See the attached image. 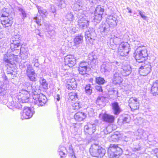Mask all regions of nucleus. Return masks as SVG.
<instances>
[{
  "instance_id": "nucleus-1",
  "label": "nucleus",
  "mask_w": 158,
  "mask_h": 158,
  "mask_svg": "<svg viewBox=\"0 0 158 158\" xmlns=\"http://www.w3.org/2000/svg\"><path fill=\"white\" fill-rule=\"evenodd\" d=\"M30 93L33 94V98L34 99L32 103L38 106H43L46 102L47 100L46 97L42 94H36V91L35 88L31 86H29L25 89H22L17 93V96L27 94Z\"/></svg>"
},
{
  "instance_id": "nucleus-2",
  "label": "nucleus",
  "mask_w": 158,
  "mask_h": 158,
  "mask_svg": "<svg viewBox=\"0 0 158 158\" xmlns=\"http://www.w3.org/2000/svg\"><path fill=\"white\" fill-rule=\"evenodd\" d=\"M135 59L139 63H143L148 56L147 50L144 47H139L135 52Z\"/></svg>"
},
{
  "instance_id": "nucleus-3",
  "label": "nucleus",
  "mask_w": 158,
  "mask_h": 158,
  "mask_svg": "<svg viewBox=\"0 0 158 158\" xmlns=\"http://www.w3.org/2000/svg\"><path fill=\"white\" fill-rule=\"evenodd\" d=\"M82 12L81 10V12L77 13V20L79 28L81 29H84L88 27L89 21L87 17Z\"/></svg>"
},
{
  "instance_id": "nucleus-4",
  "label": "nucleus",
  "mask_w": 158,
  "mask_h": 158,
  "mask_svg": "<svg viewBox=\"0 0 158 158\" xmlns=\"http://www.w3.org/2000/svg\"><path fill=\"white\" fill-rule=\"evenodd\" d=\"M0 17L3 18L0 19V23L3 27H10L13 22V18L5 11L1 12Z\"/></svg>"
},
{
  "instance_id": "nucleus-5",
  "label": "nucleus",
  "mask_w": 158,
  "mask_h": 158,
  "mask_svg": "<svg viewBox=\"0 0 158 158\" xmlns=\"http://www.w3.org/2000/svg\"><path fill=\"white\" fill-rule=\"evenodd\" d=\"M10 51H8L6 54H4L3 57V62L7 65H12L18 61V56L12 53H10V52H9Z\"/></svg>"
},
{
  "instance_id": "nucleus-6",
  "label": "nucleus",
  "mask_w": 158,
  "mask_h": 158,
  "mask_svg": "<svg viewBox=\"0 0 158 158\" xmlns=\"http://www.w3.org/2000/svg\"><path fill=\"white\" fill-rule=\"evenodd\" d=\"M108 152L110 157H116L122 155L123 151L117 145L111 144L108 149Z\"/></svg>"
},
{
  "instance_id": "nucleus-7",
  "label": "nucleus",
  "mask_w": 158,
  "mask_h": 158,
  "mask_svg": "<svg viewBox=\"0 0 158 158\" xmlns=\"http://www.w3.org/2000/svg\"><path fill=\"white\" fill-rule=\"evenodd\" d=\"M130 50L129 44L127 43L122 42L118 48V55L120 56H127Z\"/></svg>"
},
{
  "instance_id": "nucleus-8",
  "label": "nucleus",
  "mask_w": 158,
  "mask_h": 158,
  "mask_svg": "<svg viewBox=\"0 0 158 158\" xmlns=\"http://www.w3.org/2000/svg\"><path fill=\"white\" fill-rule=\"evenodd\" d=\"M116 68L114 65L111 62L106 61L103 62L101 66V71L102 73H109L113 71Z\"/></svg>"
},
{
  "instance_id": "nucleus-9",
  "label": "nucleus",
  "mask_w": 158,
  "mask_h": 158,
  "mask_svg": "<svg viewBox=\"0 0 158 158\" xmlns=\"http://www.w3.org/2000/svg\"><path fill=\"white\" fill-rule=\"evenodd\" d=\"M96 36V34L93 29H90L85 33V37L87 43L92 44Z\"/></svg>"
},
{
  "instance_id": "nucleus-10",
  "label": "nucleus",
  "mask_w": 158,
  "mask_h": 158,
  "mask_svg": "<svg viewBox=\"0 0 158 158\" xmlns=\"http://www.w3.org/2000/svg\"><path fill=\"white\" fill-rule=\"evenodd\" d=\"M26 74L29 80L32 81H35L37 80L36 76L35 71L31 64L27 65L26 70Z\"/></svg>"
},
{
  "instance_id": "nucleus-11",
  "label": "nucleus",
  "mask_w": 158,
  "mask_h": 158,
  "mask_svg": "<svg viewBox=\"0 0 158 158\" xmlns=\"http://www.w3.org/2000/svg\"><path fill=\"white\" fill-rule=\"evenodd\" d=\"M98 121L96 120L95 123H88L87 125L84 127V131L89 135H92L96 131V123H98Z\"/></svg>"
},
{
  "instance_id": "nucleus-12",
  "label": "nucleus",
  "mask_w": 158,
  "mask_h": 158,
  "mask_svg": "<svg viewBox=\"0 0 158 158\" xmlns=\"http://www.w3.org/2000/svg\"><path fill=\"white\" fill-rule=\"evenodd\" d=\"M104 9L101 6H98L96 9L94 14V20L97 23L99 22L102 18V15L104 12Z\"/></svg>"
},
{
  "instance_id": "nucleus-13",
  "label": "nucleus",
  "mask_w": 158,
  "mask_h": 158,
  "mask_svg": "<svg viewBox=\"0 0 158 158\" xmlns=\"http://www.w3.org/2000/svg\"><path fill=\"white\" fill-rule=\"evenodd\" d=\"M34 113L30 108L25 107L23 112L21 113V118L22 119L29 118L32 117Z\"/></svg>"
},
{
  "instance_id": "nucleus-14",
  "label": "nucleus",
  "mask_w": 158,
  "mask_h": 158,
  "mask_svg": "<svg viewBox=\"0 0 158 158\" xmlns=\"http://www.w3.org/2000/svg\"><path fill=\"white\" fill-rule=\"evenodd\" d=\"M64 63L69 67H72L76 64V59L73 55H67L64 58Z\"/></svg>"
},
{
  "instance_id": "nucleus-15",
  "label": "nucleus",
  "mask_w": 158,
  "mask_h": 158,
  "mask_svg": "<svg viewBox=\"0 0 158 158\" xmlns=\"http://www.w3.org/2000/svg\"><path fill=\"white\" fill-rule=\"evenodd\" d=\"M151 71V66L150 64H146L141 66L139 69V72L141 75H147Z\"/></svg>"
},
{
  "instance_id": "nucleus-16",
  "label": "nucleus",
  "mask_w": 158,
  "mask_h": 158,
  "mask_svg": "<svg viewBox=\"0 0 158 158\" xmlns=\"http://www.w3.org/2000/svg\"><path fill=\"white\" fill-rule=\"evenodd\" d=\"M129 105L132 110L138 109L139 108V102L136 98H131L129 101Z\"/></svg>"
},
{
  "instance_id": "nucleus-17",
  "label": "nucleus",
  "mask_w": 158,
  "mask_h": 158,
  "mask_svg": "<svg viewBox=\"0 0 158 158\" xmlns=\"http://www.w3.org/2000/svg\"><path fill=\"white\" fill-rule=\"evenodd\" d=\"M111 29L109 25L104 23L100 25L99 30L103 35H105L109 33Z\"/></svg>"
},
{
  "instance_id": "nucleus-18",
  "label": "nucleus",
  "mask_w": 158,
  "mask_h": 158,
  "mask_svg": "<svg viewBox=\"0 0 158 158\" xmlns=\"http://www.w3.org/2000/svg\"><path fill=\"white\" fill-rule=\"evenodd\" d=\"M67 83L66 87L69 90H74L77 87V83L74 78L68 80Z\"/></svg>"
},
{
  "instance_id": "nucleus-19",
  "label": "nucleus",
  "mask_w": 158,
  "mask_h": 158,
  "mask_svg": "<svg viewBox=\"0 0 158 158\" xmlns=\"http://www.w3.org/2000/svg\"><path fill=\"white\" fill-rule=\"evenodd\" d=\"M30 93L22 95L16 96L15 100L17 102H21L22 103L27 102L29 100V97Z\"/></svg>"
},
{
  "instance_id": "nucleus-20",
  "label": "nucleus",
  "mask_w": 158,
  "mask_h": 158,
  "mask_svg": "<svg viewBox=\"0 0 158 158\" xmlns=\"http://www.w3.org/2000/svg\"><path fill=\"white\" fill-rule=\"evenodd\" d=\"M135 135L137 136V139H146L148 138V135L145 133L144 130L142 129H138L135 133Z\"/></svg>"
},
{
  "instance_id": "nucleus-21",
  "label": "nucleus",
  "mask_w": 158,
  "mask_h": 158,
  "mask_svg": "<svg viewBox=\"0 0 158 158\" xmlns=\"http://www.w3.org/2000/svg\"><path fill=\"white\" fill-rule=\"evenodd\" d=\"M122 69V70H121V74L124 76H128L131 72V68L129 65H124L123 66Z\"/></svg>"
},
{
  "instance_id": "nucleus-22",
  "label": "nucleus",
  "mask_w": 158,
  "mask_h": 158,
  "mask_svg": "<svg viewBox=\"0 0 158 158\" xmlns=\"http://www.w3.org/2000/svg\"><path fill=\"white\" fill-rule=\"evenodd\" d=\"M97 58L98 56L96 53L94 52H92L88 55L86 60L90 64L92 63H95Z\"/></svg>"
},
{
  "instance_id": "nucleus-23",
  "label": "nucleus",
  "mask_w": 158,
  "mask_h": 158,
  "mask_svg": "<svg viewBox=\"0 0 158 158\" xmlns=\"http://www.w3.org/2000/svg\"><path fill=\"white\" fill-rule=\"evenodd\" d=\"M7 68V73L8 74H10L11 76V78L16 77L17 73V70L16 68L14 66L13 64L12 65H8Z\"/></svg>"
},
{
  "instance_id": "nucleus-24",
  "label": "nucleus",
  "mask_w": 158,
  "mask_h": 158,
  "mask_svg": "<svg viewBox=\"0 0 158 158\" xmlns=\"http://www.w3.org/2000/svg\"><path fill=\"white\" fill-rule=\"evenodd\" d=\"M117 18L113 16H110L107 20L108 23L107 24L110 26V27L112 29L113 28L115 27L117 25Z\"/></svg>"
},
{
  "instance_id": "nucleus-25",
  "label": "nucleus",
  "mask_w": 158,
  "mask_h": 158,
  "mask_svg": "<svg viewBox=\"0 0 158 158\" xmlns=\"http://www.w3.org/2000/svg\"><path fill=\"white\" fill-rule=\"evenodd\" d=\"M100 146L98 144L94 143L92 144L90 148H89V152L90 155L92 156L96 157V156H95L94 154V152L97 153L98 152L99 148H100Z\"/></svg>"
},
{
  "instance_id": "nucleus-26",
  "label": "nucleus",
  "mask_w": 158,
  "mask_h": 158,
  "mask_svg": "<svg viewBox=\"0 0 158 158\" xmlns=\"http://www.w3.org/2000/svg\"><path fill=\"white\" fill-rule=\"evenodd\" d=\"M151 92L154 96L158 95V80H156L153 82Z\"/></svg>"
},
{
  "instance_id": "nucleus-27",
  "label": "nucleus",
  "mask_w": 158,
  "mask_h": 158,
  "mask_svg": "<svg viewBox=\"0 0 158 158\" xmlns=\"http://www.w3.org/2000/svg\"><path fill=\"white\" fill-rule=\"evenodd\" d=\"M113 112L115 115H118L121 112V109L118 105V103L116 102H114L111 103Z\"/></svg>"
},
{
  "instance_id": "nucleus-28",
  "label": "nucleus",
  "mask_w": 158,
  "mask_h": 158,
  "mask_svg": "<svg viewBox=\"0 0 158 158\" xmlns=\"http://www.w3.org/2000/svg\"><path fill=\"white\" fill-rule=\"evenodd\" d=\"M83 38V36L81 35L76 36L73 40L74 45L77 47H79L82 44Z\"/></svg>"
},
{
  "instance_id": "nucleus-29",
  "label": "nucleus",
  "mask_w": 158,
  "mask_h": 158,
  "mask_svg": "<svg viewBox=\"0 0 158 158\" xmlns=\"http://www.w3.org/2000/svg\"><path fill=\"white\" fill-rule=\"evenodd\" d=\"M86 117V114L83 112H77L74 115L75 119L79 122L83 121Z\"/></svg>"
},
{
  "instance_id": "nucleus-30",
  "label": "nucleus",
  "mask_w": 158,
  "mask_h": 158,
  "mask_svg": "<svg viewBox=\"0 0 158 158\" xmlns=\"http://www.w3.org/2000/svg\"><path fill=\"white\" fill-rule=\"evenodd\" d=\"M123 79L121 77V74L118 72H116L114 74V77L113 79V81L114 83L116 84H119L122 81Z\"/></svg>"
},
{
  "instance_id": "nucleus-31",
  "label": "nucleus",
  "mask_w": 158,
  "mask_h": 158,
  "mask_svg": "<svg viewBox=\"0 0 158 158\" xmlns=\"http://www.w3.org/2000/svg\"><path fill=\"white\" fill-rule=\"evenodd\" d=\"M102 118L105 122L111 123L114 121L115 118L113 115L105 114H103Z\"/></svg>"
},
{
  "instance_id": "nucleus-32",
  "label": "nucleus",
  "mask_w": 158,
  "mask_h": 158,
  "mask_svg": "<svg viewBox=\"0 0 158 158\" xmlns=\"http://www.w3.org/2000/svg\"><path fill=\"white\" fill-rule=\"evenodd\" d=\"M10 48L11 51L14 52L15 50H18L19 52V49H20V52H22V48L20 47L19 43H10Z\"/></svg>"
},
{
  "instance_id": "nucleus-33",
  "label": "nucleus",
  "mask_w": 158,
  "mask_h": 158,
  "mask_svg": "<svg viewBox=\"0 0 158 158\" xmlns=\"http://www.w3.org/2000/svg\"><path fill=\"white\" fill-rule=\"evenodd\" d=\"M81 3V0H77L75 2L73 6V10L77 11H80L82 7Z\"/></svg>"
},
{
  "instance_id": "nucleus-34",
  "label": "nucleus",
  "mask_w": 158,
  "mask_h": 158,
  "mask_svg": "<svg viewBox=\"0 0 158 158\" xmlns=\"http://www.w3.org/2000/svg\"><path fill=\"white\" fill-rule=\"evenodd\" d=\"M99 150H98V152L97 153L95 152H94V154L96 156V157H102L105 155L106 153V150L105 149L102 148V147L100 146V148H99Z\"/></svg>"
},
{
  "instance_id": "nucleus-35",
  "label": "nucleus",
  "mask_w": 158,
  "mask_h": 158,
  "mask_svg": "<svg viewBox=\"0 0 158 158\" xmlns=\"http://www.w3.org/2000/svg\"><path fill=\"white\" fill-rule=\"evenodd\" d=\"M58 151L60 158H64V156L65 155V152L66 151V148L63 146H60Z\"/></svg>"
},
{
  "instance_id": "nucleus-36",
  "label": "nucleus",
  "mask_w": 158,
  "mask_h": 158,
  "mask_svg": "<svg viewBox=\"0 0 158 158\" xmlns=\"http://www.w3.org/2000/svg\"><path fill=\"white\" fill-rule=\"evenodd\" d=\"M39 81L40 85L44 89H47L48 87V83L46 79L43 77H40Z\"/></svg>"
},
{
  "instance_id": "nucleus-37",
  "label": "nucleus",
  "mask_w": 158,
  "mask_h": 158,
  "mask_svg": "<svg viewBox=\"0 0 158 158\" xmlns=\"http://www.w3.org/2000/svg\"><path fill=\"white\" fill-rule=\"evenodd\" d=\"M6 85L3 82L0 81V96H3L6 93Z\"/></svg>"
},
{
  "instance_id": "nucleus-38",
  "label": "nucleus",
  "mask_w": 158,
  "mask_h": 158,
  "mask_svg": "<svg viewBox=\"0 0 158 158\" xmlns=\"http://www.w3.org/2000/svg\"><path fill=\"white\" fill-rule=\"evenodd\" d=\"M69 100L71 101H75L78 99L77 93L76 92H71L69 94Z\"/></svg>"
},
{
  "instance_id": "nucleus-39",
  "label": "nucleus",
  "mask_w": 158,
  "mask_h": 158,
  "mask_svg": "<svg viewBox=\"0 0 158 158\" xmlns=\"http://www.w3.org/2000/svg\"><path fill=\"white\" fill-rule=\"evenodd\" d=\"M20 35H18L12 36L10 40V43H20Z\"/></svg>"
},
{
  "instance_id": "nucleus-40",
  "label": "nucleus",
  "mask_w": 158,
  "mask_h": 158,
  "mask_svg": "<svg viewBox=\"0 0 158 158\" xmlns=\"http://www.w3.org/2000/svg\"><path fill=\"white\" fill-rule=\"evenodd\" d=\"M67 29L68 31L71 34H73L76 33L77 31L76 27V25L72 24H69V27H68Z\"/></svg>"
},
{
  "instance_id": "nucleus-41",
  "label": "nucleus",
  "mask_w": 158,
  "mask_h": 158,
  "mask_svg": "<svg viewBox=\"0 0 158 158\" xmlns=\"http://www.w3.org/2000/svg\"><path fill=\"white\" fill-rule=\"evenodd\" d=\"M85 91L86 93L88 95H90L92 93V87L90 84H88L85 85Z\"/></svg>"
},
{
  "instance_id": "nucleus-42",
  "label": "nucleus",
  "mask_w": 158,
  "mask_h": 158,
  "mask_svg": "<svg viewBox=\"0 0 158 158\" xmlns=\"http://www.w3.org/2000/svg\"><path fill=\"white\" fill-rule=\"evenodd\" d=\"M89 64L87 61H83L80 63L78 68H88Z\"/></svg>"
},
{
  "instance_id": "nucleus-43",
  "label": "nucleus",
  "mask_w": 158,
  "mask_h": 158,
  "mask_svg": "<svg viewBox=\"0 0 158 158\" xmlns=\"http://www.w3.org/2000/svg\"><path fill=\"white\" fill-rule=\"evenodd\" d=\"M57 1V4L59 7L62 8L65 7L66 4L65 3V0H58Z\"/></svg>"
},
{
  "instance_id": "nucleus-44",
  "label": "nucleus",
  "mask_w": 158,
  "mask_h": 158,
  "mask_svg": "<svg viewBox=\"0 0 158 158\" xmlns=\"http://www.w3.org/2000/svg\"><path fill=\"white\" fill-rule=\"evenodd\" d=\"M105 100V98L103 97H98L96 100V103L98 105H101Z\"/></svg>"
},
{
  "instance_id": "nucleus-45",
  "label": "nucleus",
  "mask_w": 158,
  "mask_h": 158,
  "mask_svg": "<svg viewBox=\"0 0 158 158\" xmlns=\"http://www.w3.org/2000/svg\"><path fill=\"white\" fill-rule=\"evenodd\" d=\"M120 134H114L111 135V139L113 141H118V140H120Z\"/></svg>"
},
{
  "instance_id": "nucleus-46",
  "label": "nucleus",
  "mask_w": 158,
  "mask_h": 158,
  "mask_svg": "<svg viewBox=\"0 0 158 158\" xmlns=\"http://www.w3.org/2000/svg\"><path fill=\"white\" fill-rule=\"evenodd\" d=\"M105 81L104 78L100 77H97L96 78V82L99 84H103L105 83Z\"/></svg>"
},
{
  "instance_id": "nucleus-47",
  "label": "nucleus",
  "mask_w": 158,
  "mask_h": 158,
  "mask_svg": "<svg viewBox=\"0 0 158 158\" xmlns=\"http://www.w3.org/2000/svg\"><path fill=\"white\" fill-rule=\"evenodd\" d=\"M144 120L141 118H139L135 120V123L136 125H143V122Z\"/></svg>"
},
{
  "instance_id": "nucleus-48",
  "label": "nucleus",
  "mask_w": 158,
  "mask_h": 158,
  "mask_svg": "<svg viewBox=\"0 0 158 158\" xmlns=\"http://www.w3.org/2000/svg\"><path fill=\"white\" fill-rule=\"evenodd\" d=\"M81 107V104L79 102H77L73 105V109L75 110H78Z\"/></svg>"
},
{
  "instance_id": "nucleus-49",
  "label": "nucleus",
  "mask_w": 158,
  "mask_h": 158,
  "mask_svg": "<svg viewBox=\"0 0 158 158\" xmlns=\"http://www.w3.org/2000/svg\"><path fill=\"white\" fill-rule=\"evenodd\" d=\"M130 120V116L128 115H125L122 118L123 124L129 123Z\"/></svg>"
},
{
  "instance_id": "nucleus-50",
  "label": "nucleus",
  "mask_w": 158,
  "mask_h": 158,
  "mask_svg": "<svg viewBox=\"0 0 158 158\" xmlns=\"http://www.w3.org/2000/svg\"><path fill=\"white\" fill-rule=\"evenodd\" d=\"M37 8L38 10L39 13L40 15H46L47 13L46 10L45 9H43V8L39 6H37Z\"/></svg>"
},
{
  "instance_id": "nucleus-51",
  "label": "nucleus",
  "mask_w": 158,
  "mask_h": 158,
  "mask_svg": "<svg viewBox=\"0 0 158 158\" xmlns=\"http://www.w3.org/2000/svg\"><path fill=\"white\" fill-rule=\"evenodd\" d=\"M41 18L42 17L40 15H38L34 18V19L38 24L40 25L42 20Z\"/></svg>"
},
{
  "instance_id": "nucleus-52",
  "label": "nucleus",
  "mask_w": 158,
  "mask_h": 158,
  "mask_svg": "<svg viewBox=\"0 0 158 158\" xmlns=\"http://www.w3.org/2000/svg\"><path fill=\"white\" fill-rule=\"evenodd\" d=\"M88 69V68H78V70L80 74L83 75L86 74Z\"/></svg>"
},
{
  "instance_id": "nucleus-53",
  "label": "nucleus",
  "mask_w": 158,
  "mask_h": 158,
  "mask_svg": "<svg viewBox=\"0 0 158 158\" xmlns=\"http://www.w3.org/2000/svg\"><path fill=\"white\" fill-rule=\"evenodd\" d=\"M65 18L68 20L71 21L73 20V15L71 13H68L66 15Z\"/></svg>"
},
{
  "instance_id": "nucleus-54",
  "label": "nucleus",
  "mask_w": 158,
  "mask_h": 158,
  "mask_svg": "<svg viewBox=\"0 0 158 158\" xmlns=\"http://www.w3.org/2000/svg\"><path fill=\"white\" fill-rule=\"evenodd\" d=\"M38 56H35L33 58L32 61V63H34V66L37 67L39 66V63H38Z\"/></svg>"
},
{
  "instance_id": "nucleus-55",
  "label": "nucleus",
  "mask_w": 158,
  "mask_h": 158,
  "mask_svg": "<svg viewBox=\"0 0 158 158\" xmlns=\"http://www.w3.org/2000/svg\"><path fill=\"white\" fill-rule=\"evenodd\" d=\"M69 152L70 154V156H71L72 158H76L74 154L73 149L72 148V147H69Z\"/></svg>"
},
{
  "instance_id": "nucleus-56",
  "label": "nucleus",
  "mask_w": 158,
  "mask_h": 158,
  "mask_svg": "<svg viewBox=\"0 0 158 158\" xmlns=\"http://www.w3.org/2000/svg\"><path fill=\"white\" fill-rule=\"evenodd\" d=\"M18 10L21 13L23 16V19H24L27 17V14L25 13V11L23 9L19 7Z\"/></svg>"
},
{
  "instance_id": "nucleus-57",
  "label": "nucleus",
  "mask_w": 158,
  "mask_h": 158,
  "mask_svg": "<svg viewBox=\"0 0 158 158\" xmlns=\"http://www.w3.org/2000/svg\"><path fill=\"white\" fill-rule=\"evenodd\" d=\"M29 64H30L28 63H27L26 62H22V61L19 64L20 67L21 69H24L25 68L26 66H27V65Z\"/></svg>"
},
{
  "instance_id": "nucleus-58",
  "label": "nucleus",
  "mask_w": 158,
  "mask_h": 158,
  "mask_svg": "<svg viewBox=\"0 0 158 158\" xmlns=\"http://www.w3.org/2000/svg\"><path fill=\"white\" fill-rule=\"evenodd\" d=\"M137 11L139 12V15L144 20H146V19L147 17L145 16L144 12H142L139 10H137Z\"/></svg>"
},
{
  "instance_id": "nucleus-59",
  "label": "nucleus",
  "mask_w": 158,
  "mask_h": 158,
  "mask_svg": "<svg viewBox=\"0 0 158 158\" xmlns=\"http://www.w3.org/2000/svg\"><path fill=\"white\" fill-rule=\"evenodd\" d=\"M15 102L13 101H12L11 102H9L8 105V107L10 109H13V108H14Z\"/></svg>"
},
{
  "instance_id": "nucleus-60",
  "label": "nucleus",
  "mask_w": 158,
  "mask_h": 158,
  "mask_svg": "<svg viewBox=\"0 0 158 158\" xmlns=\"http://www.w3.org/2000/svg\"><path fill=\"white\" fill-rule=\"evenodd\" d=\"M16 101H16H15L14 107V108L19 109L20 108H22V105L20 103V102H17Z\"/></svg>"
},
{
  "instance_id": "nucleus-61",
  "label": "nucleus",
  "mask_w": 158,
  "mask_h": 158,
  "mask_svg": "<svg viewBox=\"0 0 158 158\" xmlns=\"http://www.w3.org/2000/svg\"><path fill=\"white\" fill-rule=\"evenodd\" d=\"M109 94H112L115 96L117 95V94L118 93L117 91L114 89H112L110 91H109Z\"/></svg>"
},
{
  "instance_id": "nucleus-62",
  "label": "nucleus",
  "mask_w": 158,
  "mask_h": 158,
  "mask_svg": "<svg viewBox=\"0 0 158 158\" xmlns=\"http://www.w3.org/2000/svg\"><path fill=\"white\" fill-rule=\"evenodd\" d=\"M96 89L99 92H102L103 90L102 87L100 85H97L95 86Z\"/></svg>"
},
{
  "instance_id": "nucleus-63",
  "label": "nucleus",
  "mask_w": 158,
  "mask_h": 158,
  "mask_svg": "<svg viewBox=\"0 0 158 158\" xmlns=\"http://www.w3.org/2000/svg\"><path fill=\"white\" fill-rule=\"evenodd\" d=\"M111 127H107L104 130V132L106 134H108L109 133H110L111 131H108L110 129Z\"/></svg>"
},
{
  "instance_id": "nucleus-64",
  "label": "nucleus",
  "mask_w": 158,
  "mask_h": 158,
  "mask_svg": "<svg viewBox=\"0 0 158 158\" xmlns=\"http://www.w3.org/2000/svg\"><path fill=\"white\" fill-rule=\"evenodd\" d=\"M153 151L156 155V156L158 158V148H156L153 149Z\"/></svg>"
}]
</instances>
